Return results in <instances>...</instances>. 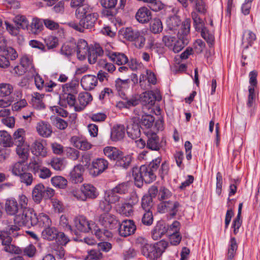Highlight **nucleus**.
I'll list each match as a JSON object with an SVG mask.
<instances>
[{
    "instance_id": "1",
    "label": "nucleus",
    "mask_w": 260,
    "mask_h": 260,
    "mask_svg": "<svg viewBox=\"0 0 260 260\" xmlns=\"http://www.w3.org/2000/svg\"><path fill=\"white\" fill-rule=\"evenodd\" d=\"M161 158L158 157L153 159L148 165H142L139 169L137 168L133 169V176L135 185L140 187L146 183H150L154 181L156 177V172L159 167Z\"/></svg>"
},
{
    "instance_id": "2",
    "label": "nucleus",
    "mask_w": 260,
    "mask_h": 260,
    "mask_svg": "<svg viewBox=\"0 0 260 260\" xmlns=\"http://www.w3.org/2000/svg\"><path fill=\"white\" fill-rule=\"evenodd\" d=\"M19 229L16 225H8L6 230H0V240L2 241V244L4 246L5 251L12 254L21 253L22 250L19 247L11 244L12 238L11 235Z\"/></svg>"
},
{
    "instance_id": "3",
    "label": "nucleus",
    "mask_w": 260,
    "mask_h": 260,
    "mask_svg": "<svg viewBox=\"0 0 260 260\" xmlns=\"http://www.w3.org/2000/svg\"><path fill=\"white\" fill-rule=\"evenodd\" d=\"M191 20L189 18L185 19L183 22L178 31V40L175 42L172 48L175 53L180 52L188 43V35L190 32Z\"/></svg>"
},
{
    "instance_id": "4",
    "label": "nucleus",
    "mask_w": 260,
    "mask_h": 260,
    "mask_svg": "<svg viewBox=\"0 0 260 260\" xmlns=\"http://www.w3.org/2000/svg\"><path fill=\"white\" fill-rule=\"evenodd\" d=\"M168 246V243L161 240L154 245L145 244L141 247L143 255L151 259H156L162 255Z\"/></svg>"
},
{
    "instance_id": "5",
    "label": "nucleus",
    "mask_w": 260,
    "mask_h": 260,
    "mask_svg": "<svg viewBox=\"0 0 260 260\" xmlns=\"http://www.w3.org/2000/svg\"><path fill=\"white\" fill-rule=\"evenodd\" d=\"M36 214L32 208H24L14 217V225L18 226H26L29 228L36 225Z\"/></svg>"
},
{
    "instance_id": "6",
    "label": "nucleus",
    "mask_w": 260,
    "mask_h": 260,
    "mask_svg": "<svg viewBox=\"0 0 260 260\" xmlns=\"http://www.w3.org/2000/svg\"><path fill=\"white\" fill-rule=\"evenodd\" d=\"M55 191L49 187H45L42 183L35 185L32 190V199L37 204L40 203L43 199H50L54 196Z\"/></svg>"
},
{
    "instance_id": "7",
    "label": "nucleus",
    "mask_w": 260,
    "mask_h": 260,
    "mask_svg": "<svg viewBox=\"0 0 260 260\" xmlns=\"http://www.w3.org/2000/svg\"><path fill=\"white\" fill-rule=\"evenodd\" d=\"M139 123L140 121L138 117H133L127 124V134L128 137L133 140L139 138L141 136Z\"/></svg>"
},
{
    "instance_id": "8",
    "label": "nucleus",
    "mask_w": 260,
    "mask_h": 260,
    "mask_svg": "<svg viewBox=\"0 0 260 260\" xmlns=\"http://www.w3.org/2000/svg\"><path fill=\"white\" fill-rule=\"evenodd\" d=\"M180 207V204L177 202L163 201L158 205V210L159 212H168L171 216L174 217L176 215Z\"/></svg>"
},
{
    "instance_id": "9",
    "label": "nucleus",
    "mask_w": 260,
    "mask_h": 260,
    "mask_svg": "<svg viewBox=\"0 0 260 260\" xmlns=\"http://www.w3.org/2000/svg\"><path fill=\"white\" fill-rule=\"evenodd\" d=\"M147 136L148 140L146 146L148 148L151 150L158 151L165 144V142L163 141V139L160 141L159 137L155 133L151 131L148 132Z\"/></svg>"
},
{
    "instance_id": "10",
    "label": "nucleus",
    "mask_w": 260,
    "mask_h": 260,
    "mask_svg": "<svg viewBox=\"0 0 260 260\" xmlns=\"http://www.w3.org/2000/svg\"><path fill=\"white\" fill-rule=\"evenodd\" d=\"M119 224L118 231L121 236L126 237L133 234L136 230V226L133 220H123L121 223Z\"/></svg>"
},
{
    "instance_id": "11",
    "label": "nucleus",
    "mask_w": 260,
    "mask_h": 260,
    "mask_svg": "<svg viewBox=\"0 0 260 260\" xmlns=\"http://www.w3.org/2000/svg\"><path fill=\"white\" fill-rule=\"evenodd\" d=\"M100 224L106 229H113L118 224V220L109 213H103L98 217Z\"/></svg>"
},
{
    "instance_id": "12",
    "label": "nucleus",
    "mask_w": 260,
    "mask_h": 260,
    "mask_svg": "<svg viewBox=\"0 0 260 260\" xmlns=\"http://www.w3.org/2000/svg\"><path fill=\"white\" fill-rule=\"evenodd\" d=\"M108 167V162L104 158H98L92 163V168L90 169V173L96 176L105 171Z\"/></svg>"
},
{
    "instance_id": "13",
    "label": "nucleus",
    "mask_w": 260,
    "mask_h": 260,
    "mask_svg": "<svg viewBox=\"0 0 260 260\" xmlns=\"http://www.w3.org/2000/svg\"><path fill=\"white\" fill-rule=\"evenodd\" d=\"M92 100V96L87 92H81L78 95L77 105L75 107V111L80 112L83 110L87 105Z\"/></svg>"
},
{
    "instance_id": "14",
    "label": "nucleus",
    "mask_w": 260,
    "mask_h": 260,
    "mask_svg": "<svg viewBox=\"0 0 260 260\" xmlns=\"http://www.w3.org/2000/svg\"><path fill=\"white\" fill-rule=\"evenodd\" d=\"M5 210L7 215L16 216L19 213V207L17 201L13 198L6 200Z\"/></svg>"
},
{
    "instance_id": "15",
    "label": "nucleus",
    "mask_w": 260,
    "mask_h": 260,
    "mask_svg": "<svg viewBox=\"0 0 260 260\" xmlns=\"http://www.w3.org/2000/svg\"><path fill=\"white\" fill-rule=\"evenodd\" d=\"M105 54L111 61L119 66L125 64L128 62L127 56L123 53L105 50Z\"/></svg>"
},
{
    "instance_id": "16",
    "label": "nucleus",
    "mask_w": 260,
    "mask_h": 260,
    "mask_svg": "<svg viewBox=\"0 0 260 260\" xmlns=\"http://www.w3.org/2000/svg\"><path fill=\"white\" fill-rule=\"evenodd\" d=\"M98 84V78L92 75H84L81 80V85L85 90L93 89Z\"/></svg>"
},
{
    "instance_id": "17",
    "label": "nucleus",
    "mask_w": 260,
    "mask_h": 260,
    "mask_svg": "<svg viewBox=\"0 0 260 260\" xmlns=\"http://www.w3.org/2000/svg\"><path fill=\"white\" fill-rule=\"evenodd\" d=\"M105 51L98 44H95L92 47L89 48L88 53V61L90 64H94L97 61L98 57L102 56Z\"/></svg>"
},
{
    "instance_id": "18",
    "label": "nucleus",
    "mask_w": 260,
    "mask_h": 260,
    "mask_svg": "<svg viewBox=\"0 0 260 260\" xmlns=\"http://www.w3.org/2000/svg\"><path fill=\"white\" fill-rule=\"evenodd\" d=\"M74 221L75 226L78 232L87 233L90 231V224L84 216H77L74 218Z\"/></svg>"
},
{
    "instance_id": "19",
    "label": "nucleus",
    "mask_w": 260,
    "mask_h": 260,
    "mask_svg": "<svg viewBox=\"0 0 260 260\" xmlns=\"http://www.w3.org/2000/svg\"><path fill=\"white\" fill-rule=\"evenodd\" d=\"M137 21L142 24L147 23L151 19V12L148 8L142 7L139 8L136 14Z\"/></svg>"
},
{
    "instance_id": "20",
    "label": "nucleus",
    "mask_w": 260,
    "mask_h": 260,
    "mask_svg": "<svg viewBox=\"0 0 260 260\" xmlns=\"http://www.w3.org/2000/svg\"><path fill=\"white\" fill-rule=\"evenodd\" d=\"M77 48L78 58L80 60L85 59L89 51V48H88L87 42L83 39L79 40L77 43Z\"/></svg>"
},
{
    "instance_id": "21",
    "label": "nucleus",
    "mask_w": 260,
    "mask_h": 260,
    "mask_svg": "<svg viewBox=\"0 0 260 260\" xmlns=\"http://www.w3.org/2000/svg\"><path fill=\"white\" fill-rule=\"evenodd\" d=\"M84 171V167L82 165H76L70 173V180L74 183H81L83 178L82 173Z\"/></svg>"
},
{
    "instance_id": "22",
    "label": "nucleus",
    "mask_w": 260,
    "mask_h": 260,
    "mask_svg": "<svg viewBox=\"0 0 260 260\" xmlns=\"http://www.w3.org/2000/svg\"><path fill=\"white\" fill-rule=\"evenodd\" d=\"M82 191L84 193L86 201L89 199H94L99 196L96 188L92 184H84L81 186Z\"/></svg>"
},
{
    "instance_id": "23",
    "label": "nucleus",
    "mask_w": 260,
    "mask_h": 260,
    "mask_svg": "<svg viewBox=\"0 0 260 260\" xmlns=\"http://www.w3.org/2000/svg\"><path fill=\"white\" fill-rule=\"evenodd\" d=\"M31 151L34 155L42 157H46L47 154V149L42 142L38 140H36L32 143Z\"/></svg>"
},
{
    "instance_id": "24",
    "label": "nucleus",
    "mask_w": 260,
    "mask_h": 260,
    "mask_svg": "<svg viewBox=\"0 0 260 260\" xmlns=\"http://www.w3.org/2000/svg\"><path fill=\"white\" fill-rule=\"evenodd\" d=\"M140 97L143 102L145 104H148L151 106L154 104L155 101H160L161 100V97L159 94L157 93L156 95L152 91H146Z\"/></svg>"
},
{
    "instance_id": "25",
    "label": "nucleus",
    "mask_w": 260,
    "mask_h": 260,
    "mask_svg": "<svg viewBox=\"0 0 260 260\" xmlns=\"http://www.w3.org/2000/svg\"><path fill=\"white\" fill-rule=\"evenodd\" d=\"M36 129L38 134L44 138L50 137L52 133L50 124L44 121L38 122L36 126Z\"/></svg>"
},
{
    "instance_id": "26",
    "label": "nucleus",
    "mask_w": 260,
    "mask_h": 260,
    "mask_svg": "<svg viewBox=\"0 0 260 260\" xmlns=\"http://www.w3.org/2000/svg\"><path fill=\"white\" fill-rule=\"evenodd\" d=\"M98 18L99 14L97 13L93 12L86 17L82 18L80 21L85 29H91L94 27Z\"/></svg>"
},
{
    "instance_id": "27",
    "label": "nucleus",
    "mask_w": 260,
    "mask_h": 260,
    "mask_svg": "<svg viewBox=\"0 0 260 260\" xmlns=\"http://www.w3.org/2000/svg\"><path fill=\"white\" fill-rule=\"evenodd\" d=\"M71 141L75 147L82 150H88L91 147V144L86 140L82 139L77 136L72 137Z\"/></svg>"
},
{
    "instance_id": "28",
    "label": "nucleus",
    "mask_w": 260,
    "mask_h": 260,
    "mask_svg": "<svg viewBox=\"0 0 260 260\" xmlns=\"http://www.w3.org/2000/svg\"><path fill=\"white\" fill-rule=\"evenodd\" d=\"M27 169V167L24 160L16 162L10 167L13 175L18 177L26 172Z\"/></svg>"
},
{
    "instance_id": "29",
    "label": "nucleus",
    "mask_w": 260,
    "mask_h": 260,
    "mask_svg": "<svg viewBox=\"0 0 260 260\" xmlns=\"http://www.w3.org/2000/svg\"><path fill=\"white\" fill-rule=\"evenodd\" d=\"M167 232V227L162 222H158L151 232V236L154 240H159Z\"/></svg>"
},
{
    "instance_id": "30",
    "label": "nucleus",
    "mask_w": 260,
    "mask_h": 260,
    "mask_svg": "<svg viewBox=\"0 0 260 260\" xmlns=\"http://www.w3.org/2000/svg\"><path fill=\"white\" fill-rule=\"evenodd\" d=\"M44 98V94L38 92H34L32 94L30 104L36 109H42L45 108V105L43 100Z\"/></svg>"
},
{
    "instance_id": "31",
    "label": "nucleus",
    "mask_w": 260,
    "mask_h": 260,
    "mask_svg": "<svg viewBox=\"0 0 260 260\" xmlns=\"http://www.w3.org/2000/svg\"><path fill=\"white\" fill-rule=\"evenodd\" d=\"M58 230L54 226H49L44 229L42 232V237L43 239L52 241L57 237Z\"/></svg>"
},
{
    "instance_id": "32",
    "label": "nucleus",
    "mask_w": 260,
    "mask_h": 260,
    "mask_svg": "<svg viewBox=\"0 0 260 260\" xmlns=\"http://www.w3.org/2000/svg\"><path fill=\"white\" fill-rule=\"evenodd\" d=\"M93 13V9L91 7L87 4H83L77 7L75 11V15L80 20L82 18Z\"/></svg>"
},
{
    "instance_id": "33",
    "label": "nucleus",
    "mask_w": 260,
    "mask_h": 260,
    "mask_svg": "<svg viewBox=\"0 0 260 260\" xmlns=\"http://www.w3.org/2000/svg\"><path fill=\"white\" fill-rule=\"evenodd\" d=\"M125 135V128L123 125H119L113 127L111 138L113 141H117L122 140Z\"/></svg>"
},
{
    "instance_id": "34",
    "label": "nucleus",
    "mask_w": 260,
    "mask_h": 260,
    "mask_svg": "<svg viewBox=\"0 0 260 260\" xmlns=\"http://www.w3.org/2000/svg\"><path fill=\"white\" fill-rule=\"evenodd\" d=\"M104 152L105 155L109 159L116 160V161L122 153V152L117 148L111 146L105 147L104 149Z\"/></svg>"
},
{
    "instance_id": "35",
    "label": "nucleus",
    "mask_w": 260,
    "mask_h": 260,
    "mask_svg": "<svg viewBox=\"0 0 260 260\" xmlns=\"http://www.w3.org/2000/svg\"><path fill=\"white\" fill-rule=\"evenodd\" d=\"M133 157L131 155H124L123 153L115 162V165L124 169H127L131 165Z\"/></svg>"
},
{
    "instance_id": "36",
    "label": "nucleus",
    "mask_w": 260,
    "mask_h": 260,
    "mask_svg": "<svg viewBox=\"0 0 260 260\" xmlns=\"http://www.w3.org/2000/svg\"><path fill=\"white\" fill-rule=\"evenodd\" d=\"M36 225L44 227V229L51 226L52 221L49 216L44 213H41L38 215H36Z\"/></svg>"
},
{
    "instance_id": "37",
    "label": "nucleus",
    "mask_w": 260,
    "mask_h": 260,
    "mask_svg": "<svg viewBox=\"0 0 260 260\" xmlns=\"http://www.w3.org/2000/svg\"><path fill=\"white\" fill-rule=\"evenodd\" d=\"M256 38L255 34L252 31H245L243 34L242 40V44L244 48H247L249 46H251Z\"/></svg>"
},
{
    "instance_id": "38",
    "label": "nucleus",
    "mask_w": 260,
    "mask_h": 260,
    "mask_svg": "<svg viewBox=\"0 0 260 260\" xmlns=\"http://www.w3.org/2000/svg\"><path fill=\"white\" fill-rule=\"evenodd\" d=\"M25 131L23 128H19L13 134L14 144L16 146H20L25 143Z\"/></svg>"
},
{
    "instance_id": "39",
    "label": "nucleus",
    "mask_w": 260,
    "mask_h": 260,
    "mask_svg": "<svg viewBox=\"0 0 260 260\" xmlns=\"http://www.w3.org/2000/svg\"><path fill=\"white\" fill-rule=\"evenodd\" d=\"M43 20L40 19L33 18L30 23V32L33 34H39L44 28Z\"/></svg>"
},
{
    "instance_id": "40",
    "label": "nucleus",
    "mask_w": 260,
    "mask_h": 260,
    "mask_svg": "<svg viewBox=\"0 0 260 260\" xmlns=\"http://www.w3.org/2000/svg\"><path fill=\"white\" fill-rule=\"evenodd\" d=\"M167 22L169 29L172 30H177L179 27L180 29L182 24L180 18L176 15L170 17Z\"/></svg>"
},
{
    "instance_id": "41",
    "label": "nucleus",
    "mask_w": 260,
    "mask_h": 260,
    "mask_svg": "<svg viewBox=\"0 0 260 260\" xmlns=\"http://www.w3.org/2000/svg\"><path fill=\"white\" fill-rule=\"evenodd\" d=\"M122 36L127 40L134 41L136 38L139 37V31L137 30H134L131 27H127L121 31Z\"/></svg>"
},
{
    "instance_id": "42",
    "label": "nucleus",
    "mask_w": 260,
    "mask_h": 260,
    "mask_svg": "<svg viewBox=\"0 0 260 260\" xmlns=\"http://www.w3.org/2000/svg\"><path fill=\"white\" fill-rule=\"evenodd\" d=\"M51 181L53 186L59 188H65L68 184L67 180L60 176L52 177Z\"/></svg>"
},
{
    "instance_id": "43",
    "label": "nucleus",
    "mask_w": 260,
    "mask_h": 260,
    "mask_svg": "<svg viewBox=\"0 0 260 260\" xmlns=\"http://www.w3.org/2000/svg\"><path fill=\"white\" fill-rule=\"evenodd\" d=\"M150 29L152 32L155 34L161 32L163 29V26L160 20L158 18L153 19L150 24Z\"/></svg>"
},
{
    "instance_id": "44",
    "label": "nucleus",
    "mask_w": 260,
    "mask_h": 260,
    "mask_svg": "<svg viewBox=\"0 0 260 260\" xmlns=\"http://www.w3.org/2000/svg\"><path fill=\"white\" fill-rule=\"evenodd\" d=\"M12 144V138L10 134L5 131H0V145L10 147Z\"/></svg>"
},
{
    "instance_id": "45",
    "label": "nucleus",
    "mask_w": 260,
    "mask_h": 260,
    "mask_svg": "<svg viewBox=\"0 0 260 260\" xmlns=\"http://www.w3.org/2000/svg\"><path fill=\"white\" fill-rule=\"evenodd\" d=\"M28 167L35 175H38L43 167L42 162L39 159H35L30 161Z\"/></svg>"
},
{
    "instance_id": "46",
    "label": "nucleus",
    "mask_w": 260,
    "mask_h": 260,
    "mask_svg": "<svg viewBox=\"0 0 260 260\" xmlns=\"http://www.w3.org/2000/svg\"><path fill=\"white\" fill-rule=\"evenodd\" d=\"M14 21L18 28L25 29L28 26V21L24 16L17 15L14 19Z\"/></svg>"
},
{
    "instance_id": "47",
    "label": "nucleus",
    "mask_w": 260,
    "mask_h": 260,
    "mask_svg": "<svg viewBox=\"0 0 260 260\" xmlns=\"http://www.w3.org/2000/svg\"><path fill=\"white\" fill-rule=\"evenodd\" d=\"M13 91V87L9 83H0V96H7L10 95Z\"/></svg>"
},
{
    "instance_id": "48",
    "label": "nucleus",
    "mask_w": 260,
    "mask_h": 260,
    "mask_svg": "<svg viewBox=\"0 0 260 260\" xmlns=\"http://www.w3.org/2000/svg\"><path fill=\"white\" fill-rule=\"evenodd\" d=\"M16 152L21 158L23 160L27 159L29 155L28 145L24 144L20 146H17Z\"/></svg>"
},
{
    "instance_id": "49",
    "label": "nucleus",
    "mask_w": 260,
    "mask_h": 260,
    "mask_svg": "<svg viewBox=\"0 0 260 260\" xmlns=\"http://www.w3.org/2000/svg\"><path fill=\"white\" fill-rule=\"evenodd\" d=\"M129 79L122 80L120 78H117L115 81V86L116 90L120 92L125 89H128L129 86Z\"/></svg>"
},
{
    "instance_id": "50",
    "label": "nucleus",
    "mask_w": 260,
    "mask_h": 260,
    "mask_svg": "<svg viewBox=\"0 0 260 260\" xmlns=\"http://www.w3.org/2000/svg\"><path fill=\"white\" fill-rule=\"evenodd\" d=\"M63 91L65 94H77L78 93L77 86L75 83H69L62 86Z\"/></svg>"
},
{
    "instance_id": "51",
    "label": "nucleus",
    "mask_w": 260,
    "mask_h": 260,
    "mask_svg": "<svg viewBox=\"0 0 260 260\" xmlns=\"http://www.w3.org/2000/svg\"><path fill=\"white\" fill-rule=\"evenodd\" d=\"M194 9L199 13L205 14L207 12L206 5L203 0H193Z\"/></svg>"
},
{
    "instance_id": "52",
    "label": "nucleus",
    "mask_w": 260,
    "mask_h": 260,
    "mask_svg": "<svg viewBox=\"0 0 260 260\" xmlns=\"http://www.w3.org/2000/svg\"><path fill=\"white\" fill-rule=\"evenodd\" d=\"M153 206L152 199L151 197L144 196L142 199L141 207L145 211H151Z\"/></svg>"
},
{
    "instance_id": "53",
    "label": "nucleus",
    "mask_w": 260,
    "mask_h": 260,
    "mask_svg": "<svg viewBox=\"0 0 260 260\" xmlns=\"http://www.w3.org/2000/svg\"><path fill=\"white\" fill-rule=\"evenodd\" d=\"M119 212L126 216H131L134 212L133 206L128 203H123L120 207Z\"/></svg>"
},
{
    "instance_id": "54",
    "label": "nucleus",
    "mask_w": 260,
    "mask_h": 260,
    "mask_svg": "<svg viewBox=\"0 0 260 260\" xmlns=\"http://www.w3.org/2000/svg\"><path fill=\"white\" fill-rule=\"evenodd\" d=\"M153 216L152 211L149 210L145 211L142 218V223L145 225L149 226L153 223Z\"/></svg>"
},
{
    "instance_id": "55",
    "label": "nucleus",
    "mask_w": 260,
    "mask_h": 260,
    "mask_svg": "<svg viewBox=\"0 0 260 260\" xmlns=\"http://www.w3.org/2000/svg\"><path fill=\"white\" fill-rule=\"evenodd\" d=\"M102 254L99 250L92 249L88 252L84 260H101Z\"/></svg>"
},
{
    "instance_id": "56",
    "label": "nucleus",
    "mask_w": 260,
    "mask_h": 260,
    "mask_svg": "<svg viewBox=\"0 0 260 260\" xmlns=\"http://www.w3.org/2000/svg\"><path fill=\"white\" fill-rule=\"evenodd\" d=\"M19 177L20 182L25 184L26 186H29L32 183L34 178L30 173L25 172Z\"/></svg>"
},
{
    "instance_id": "57",
    "label": "nucleus",
    "mask_w": 260,
    "mask_h": 260,
    "mask_svg": "<svg viewBox=\"0 0 260 260\" xmlns=\"http://www.w3.org/2000/svg\"><path fill=\"white\" fill-rule=\"evenodd\" d=\"M149 7L152 11L158 12L164 8V4L159 0H150Z\"/></svg>"
},
{
    "instance_id": "58",
    "label": "nucleus",
    "mask_w": 260,
    "mask_h": 260,
    "mask_svg": "<svg viewBox=\"0 0 260 260\" xmlns=\"http://www.w3.org/2000/svg\"><path fill=\"white\" fill-rule=\"evenodd\" d=\"M172 196L171 192L164 186H161L159 190L158 198L160 201L170 198Z\"/></svg>"
},
{
    "instance_id": "59",
    "label": "nucleus",
    "mask_w": 260,
    "mask_h": 260,
    "mask_svg": "<svg viewBox=\"0 0 260 260\" xmlns=\"http://www.w3.org/2000/svg\"><path fill=\"white\" fill-rule=\"evenodd\" d=\"M201 31V36L207 41L210 45H212L214 41V36L209 32V30L204 28Z\"/></svg>"
},
{
    "instance_id": "60",
    "label": "nucleus",
    "mask_w": 260,
    "mask_h": 260,
    "mask_svg": "<svg viewBox=\"0 0 260 260\" xmlns=\"http://www.w3.org/2000/svg\"><path fill=\"white\" fill-rule=\"evenodd\" d=\"M117 193L114 191V190L112 189L108 192L107 195L105 197V198L110 204H115L119 202L120 200V197Z\"/></svg>"
},
{
    "instance_id": "61",
    "label": "nucleus",
    "mask_w": 260,
    "mask_h": 260,
    "mask_svg": "<svg viewBox=\"0 0 260 260\" xmlns=\"http://www.w3.org/2000/svg\"><path fill=\"white\" fill-rule=\"evenodd\" d=\"M154 119V117L152 115H147L144 116L141 119V124L149 128L152 126Z\"/></svg>"
},
{
    "instance_id": "62",
    "label": "nucleus",
    "mask_w": 260,
    "mask_h": 260,
    "mask_svg": "<svg viewBox=\"0 0 260 260\" xmlns=\"http://www.w3.org/2000/svg\"><path fill=\"white\" fill-rule=\"evenodd\" d=\"M53 123L57 128L60 130L66 129L68 125V123L66 121L58 117L54 118L53 120Z\"/></svg>"
},
{
    "instance_id": "63",
    "label": "nucleus",
    "mask_w": 260,
    "mask_h": 260,
    "mask_svg": "<svg viewBox=\"0 0 260 260\" xmlns=\"http://www.w3.org/2000/svg\"><path fill=\"white\" fill-rule=\"evenodd\" d=\"M140 95L135 94L133 95L131 98L127 99L125 102V106L126 107L136 106L140 103Z\"/></svg>"
},
{
    "instance_id": "64",
    "label": "nucleus",
    "mask_w": 260,
    "mask_h": 260,
    "mask_svg": "<svg viewBox=\"0 0 260 260\" xmlns=\"http://www.w3.org/2000/svg\"><path fill=\"white\" fill-rule=\"evenodd\" d=\"M43 20V23L48 29L53 30L59 28V25L57 22L51 19H45Z\"/></svg>"
}]
</instances>
